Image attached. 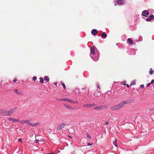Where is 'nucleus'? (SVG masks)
Returning a JSON list of instances; mask_svg holds the SVG:
<instances>
[{
  "instance_id": "obj_12",
  "label": "nucleus",
  "mask_w": 154,
  "mask_h": 154,
  "mask_svg": "<svg viewBox=\"0 0 154 154\" xmlns=\"http://www.w3.org/2000/svg\"><path fill=\"white\" fill-rule=\"evenodd\" d=\"M111 109L112 110H117L118 109H119L120 108L118 106V105H116L114 106H113L112 107Z\"/></svg>"
},
{
  "instance_id": "obj_31",
  "label": "nucleus",
  "mask_w": 154,
  "mask_h": 154,
  "mask_svg": "<svg viewBox=\"0 0 154 154\" xmlns=\"http://www.w3.org/2000/svg\"><path fill=\"white\" fill-rule=\"evenodd\" d=\"M105 124L106 125H108L109 124L108 122H105Z\"/></svg>"
},
{
  "instance_id": "obj_25",
  "label": "nucleus",
  "mask_w": 154,
  "mask_h": 154,
  "mask_svg": "<svg viewBox=\"0 0 154 154\" xmlns=\"http://www.w3.org/2000/svg\"><path fill=\"white\" fill-rule=\"evenodd\" d=\"M143 87H144V85H140V88H143Z\"/></svg>"
},
{
  "instance_id": "obj_40",
  "label": "nucleus",
  "mask_w": 154,
  "mask_h": 154,
  "mask_svg": "<svg viewBox=\"0 0 154 154\" xmlns=\"http://www.w3.org/2000/svg\"><path fill=\"white\" fill-rule=\"evenodd\" d=\"M63 124H62V125H63Z\"/></svg>"
},
{
  "instance_id": "obj_38",
  "label": "nucleus",
  "mask_w": 154,
  "mask_h": 154,
  "mask_svg": "<svg viewBox=\"0 0 154 154\" xmlns=\"http://www.w3.org/2000/svg\"><path fill=\"white\" fill-rule=\"evenodd\" d=\"M126 85V86L128 87V88H129V85H128V84H127Z\"/></svg>"
},
{
  "instance_id": "obj_15",
  "label": "nucleus",
  "mask_w": 154,
  "mask_h": 154,
  "mask_svg": "<svg viewBox=\"0 0 154 154\" xmlns=\"http://www.w3.org/2000/svg\"><path fill=\"white\" fill-rule=\"evenodd\" d=\"M44 80L47 82H48L49 81V78L48 76H45L44 77Z\"/></svg>"
},
{
  "instance_id": "obj_10",
  "label": "nucleus",
  "mask_w": 154,
  "mask_h": 154,
  "mask_svg": "<svg viewBox=\"0 0 154 154\" xmlns=\"http://www.w3.org/2000/svg\"><path fill=\"white\" fill-rule=\"evenodd\" d=\"M154 18V17L153 15H152L149 16L146 20L147 21H149L153 19Z\"/></svg>"
},
{
  "instance_id": "obj_42",
  "label": "nucleus",
  "mask_w": 154,
  "mask_h": 154,
  "mask_svg": "<svg viewBox=\"0 0 154 154\" xmlns=\"http://www.w3.org/2000/svg\"><path fill=\"white\" fill-rule=\"evenodd\" d=\"M123 85H125V84H124V83H123Z\"/></svg>"
},
{
  "instance_id": "obj_20",
  "label": "nucleus",
  "mask_w": 154,
  "mask_h": 154,
  "mask_svg": "<svg viewBox=\"0 0 154 154\" xmlns=\"http://www.w3.org/2000/svg\"><path fill=\"white\" fill-rule=\"evenodd\" d=\"M62 85H63V87L64 88V89H65V88H66V86H65V85L63 83H62Z\"/></svg>"
},
{
  "instance_id": "obj_7",
  "label": "nucleus",
  "mask_w": 154,
  "mask_h": 154,
  "mask_svg": "<svg viewBox=\"0 0 154 154\" xmlns=\"http://www.w3.org/2000/svg\"><path fill=\"white\" fill-rule=\"evenodd\" d=\"M98 31L97 29H93L92 30L91 33L93 35H96Z\"/></svg>"
},
{
  "instance_id": "obj_1",
  "label": "nucleus",
  "mask_w": 154,
  "mask_h": 154,
  "mask_svg": "<svg viewBox=\"0 0 154 154\" xmlns=\"http://www.w3.org/2000/svg\"><path fill=\"white\" fill-rule=\"evenodd\" d=\"M90 56L92 59L94 61L97 60L99 57V52L94 47H92L91 48Z\"/></svg>"
},
{
  "instance_id": "obj_41",
  "label": "nucleus",
  "mask_w": 154,
  "mask_h": 154,
  "mask_svg": "<svg viewBox=\"0 0 154 154\" xmlns=\"http://www.w3.org/2000/svg\"><path fill=\"white\" fill-rule=\"evenodd\" d=\"M123 85H125V84H124V83H123Z\"/></svg>"
},
{
  "instance_id": "obj_34",
  "label": "nucleus",
  "mask_w": 154,
  "mask_h": 154,
  "mask_svg": "<svg viewBox=\"0 0 154 154\" xmlns=\"http://www.w3.org/2000/svg\"><path fill=\"white\" fill-rule=\"evenodd\" d=\"M34 125H38V124H38V123H34Z\"/></svg>"
},
{
  "instance_id": "obj_27",
  "label": "nucleus",
  "mask_w": 154,
  "mask_h": 154,
  "mask_svg": "<svg viewBox=\"0 0 154 154\" xmlns=\"http://www.w3.org/2000/svg\"><path fill=\"white\" fill-rule=\"evenodd\" d=\"M19 95H22L23 94L22 93L18 92V93L17 94Z\"/></svg>"
},
{
  "instance_id": "obj_28",
  "label": "nucleus",
  "mask_w": 154,
  "mask_h": 154,
  "mask_svg": "<svg viewBox=\"0 0 154 154\" xmlns=\"http://www.w3.org/2000/svg\"><path fill=\"white\" fill-rule=\"evenodd\" d=\"M154 110V107L151 108L149 109V110H150V111H152V110Z\"/></svg>"
},
{
  "instance_id": "obj_11",
  "label": "nucleus",
  "mask_w": 154,
  "mask_h": 154,
  "mask_svg": "<svg viewBox=\"0 0 154 154\" xmlns=\"http://www.w3.org/2000/svg\"><path fill=\"white\" fill-rule=\"evenodd\" d=\"M117 2L118 3L119 5H122L125 3L124 0H118Z\"/></svg>"
},
{
  "instance_id": "obj_43",
  "label": "nucleus",
  "mask_w": 154,
  "mask_h": 154,
  "mask_svg": "<svg viewBox=\"0 0 154 154\" xmlns=\"http://www.w3.org/2000/svg\"><path fill=\"white\" fill-rule=\"evenodd\" d=\"M115 5L116 6V4H115Z\"/></svg>"
},
{
  "instance_id": "obj_4",
  "label": "nucleus",
  "mask_w": 154,
  "mask_h": 154,
  "mask_svg": "<svg viewBox=\"0 0 154 154\" xmlns=\"http://www.w3.org/2000/svg\"><path fill=\"white\" fill-rule=\"evenodd\" d=\"M0 114L1 115L3 116H8L10 115L8 111H1Z\"/></svg>"
},
{
  "instance_id": "obj_22",
  "label": "nucleus",
  "mask_w": 154,
  "mask_h": 154,
  "mask_svg": "<svg viewBox=\"0 0 154 154\" xmlns=\"http://www.w3.org/2000/svg\"><path fill=\"white\" fill-rule=\"evenodd\" d=\"M87 137L88 138H91V137L90 136V135L89 134H87Z\"/></svg>"
},
{
  "instance_id": "obj_9",
  "label": "nucleus",
  "mask_w": 154,
  "mask_h": 154,
  "mask_svg": "<svg viewBox=\"0 0 154 154\" xmlns=\"http://www.w3.org/2000/svg\"><path fill=\"white\" fill-rule=\"evenodd\" d=\"M64 101H66L70 103H73L76 102V101H73L69 99V98H64Z\"/></svg>"
},
{
  "instance_id": "obj_18",
  "label": "nucleus",
  "mask_w": 154,
  "mask_h": 154,
  "mask_svg": "<svg viewBox=\"0 0 154 154\" xmlns=\"http://www.w3.org/2000/svg\"><path fill=\"white\" fill-rule=\"evenodd\" d=\"M116 140L115 141H114L113 142V144L116 146L117 147V146L116 144Z\"/></svg>"
},
{
  "instance_id": "obj_21",
  "label": "nucleus",
  "mask_w": 154,
  "mask_h": 154,
  "mask_svg": "<svg viewBox=\"0 0 154 154\" xmlns=\"http://www.w3.org/2000/svg\"><path fill=\"white\" fill-rule=\"evenodd\" d=\"M37 79V78L36 77H34L33 78V80L34 81H35V80L36 79Z\"/></svg>"
},
{
  "instance_id": "obj_30",
  "label": "nucleus",
  "mask_w": 154,
  "mask_h": 154,
  "mask_svg": "<svg viewBox=\"0 0 154 154\" xmlns=\"http://www.w3.org/2000/svg\"><path fill=\"white\" fill-rule=\"evenodd\" d=\"M35 142L36 143H38V140H35Z\"/></svg>"
},
{
  "instance_id": "obj_26",
  "label": "nucleus",
  "mask_w": 154,
  "mask_h": 154,
  "mask_svg": "<svg viewBox=\"0 0 154 154\" xmlns=\"http://www.w3.org/2000/svg\"><path fill=\"white\" fill-rule=\"evenodd\" d=\"M153 83H154V80H152L151 81V82L150 83H151V84H153Z\"/></svg>"
},
{
  "instance_id": "obj_36",
  "label": "nucleus",
  "mask_w": 154,
  "mask_h": 154,
  "mask_svg": "<svg viewBox=\"0 0 154 154\" xmlns=\"http://www.w3.org/2000/svg\"><path fill=\"white\" fill-rule=\"evenodd\" d=\"M17 81V80H16V79H14V80H13V82H16V81Z\"/></svg>"
},
{
  "instance_id": "obj_29",
  "label": "nucleus",
  "mask_w": 154,
  "mask_h": 154,
  "mask_svg": "<svg viewBox=\"0 0 154 154\" xmlns=\"http://www.w3.org/2000/svg\"><path fill=\"white\" fill-rule=\"evenodd\" d=\"M150 84H151L150 83H149L147 85V87H149L150 85Z\"/></svg>"
},
{
  "instance_id": "obj_5",
  "label": "nucleus",
  "mask_w": 154,
  "mask_h": 154,
  "mask_svg": "<svg viewBox=\"0 0 154 154\" xmlns=\"http://www.w3.org/2000/svg\"><path fill=\"white\" fill-rule=\"evenodd\" d=\"M17 109V107H14L8 111L9 115H11Z\"/></svg>"
},
{
  "instance_id": "obj_8",
  "label": "nucleus",
  "mask_w": 154,
  "mask_h": 154,
  "mask_svg": "<svg viewBox=\"0 0 154 154\" xmlns=\"http://www.w3.org/2000/svg\"><path fill=\"white\" fill-rule=\"evenodd\" d=\"M142 14L143 16L147 17L149 13L147 11L145 10L143 12Z\"/></svg>"
},
{
  "instance_id": "obj_32",
  "label": "nucleus",
  "mask_w": 154,
  "mask_h": 154,
  "mask_svg": "<svg viewBox=\"0 0 154 154\" xmlns=\"http://www.w3.org/2000/svg\"><path fill=\"white\" fill-rule=\"evenodd\" d=\"M18 141H21V142L22 141V139H21V138L19 139V140H18Z\"/></svg>"
},
{
  "instance_id": "obj_24",
  "label": "nucleus",
  "mask_w": 154,
  "mask_h": 154,
  "mask_svg": "<svg viewBox=\"0 0 154 154\" xmlns=\"http://www.w3.org/2000/svg\"><path fill=\"white\" fill-rule=\"evenodd\" d=\"M92 143H87V145L88 146H91V145H92Z\"/></svg>"
},
{
  "instance_id": "obj_13",
  "label": "nucleus",
  "mask_w": 154,
  "mask_h": 154,
  "mask_svg": "<svg viewBox=\"0 0 154 154\" xmlns=\"http://www.w3.org/2000/svg\"><path fill=\"white\" fill-rule=\"evenodd\" d=\"M127 42L130 45H132L133 43V42L130 38H128L127 39Z\"/></svg>"
},
{
  "instance_id": "obj_35",
  "label": "nucleus",
  "mask_w": 154,
  "mask_h": 154,
  "mask_svg": "<svg viewBox=\"0 0 154 154\" xmlns=\"http://www.w3.org/2000/svg\"><path fill=\"white\" fill-rule=\"evenodd\" d=\"M95 109H99V107H96L95 108Z\"/></svg>"
},
{
  "instance_id": "obj_39",
  "label": "nucleus",
  "mask_w": 154,
  "mask_h": 154,
  "mask_svg": "<svg viewBox=\"0 0 154 154\" xmlns=\"http://www.w3.org/2000/svg\"><path fill=\"white\" fill-rule=\"evenodd\" d=\"M135 83H134L133 84V85H135Z\"/></svg>"
},
{
  "instance_id": "obj_23",
  "label": "nucleus",
  "mask_w": 154,
  "mask_h": 154,
  "mask_svg": "<svg viewBox=\"0 0 154 154\" xmlns=\"http://www.w3.org/2000/svg\"><path fill=\"white\" fill-rule=\"evenodd\" d=\"M153 71L150 70L149 72V73L151 75L153 74Z\"/></svg>"
},
{
  "instance_id": "obj_33",
  "label": "nucleus",
  "mask_w": 154,
  "mask_h": 154,
  "mask_svg": "<svg viewBox=\"0 0 154 154\" xmlns=\"http://www.w3.org/2000/svg\"><path fill=\"white\" fill-rule=\"evenodd\" d=\"M64 98H61L60 99V100L62 101V100H64Z\"/></svg>"
},
{
  "instance_id": "obj_6",
  "label": "nucleus",
  "mask_w": 154,
  "mask_h": 154,
  "mask_svg": "<svg viewBox=\"0 0 154 154\" xmlns=\"http://www.w3.org/2000/svg\"><path fill=\"white\" fill-rule=\"evenodd\" d=\"M94 106V104H86L84 105V107H85L88 108L90 107H93Z\"/></svg>"
},
{
  "instance_id": "obj_19",
  "label": "nucleus",
  "mask_w": 154,
  "mask_h": 154,
  "mask_svg": "<svg viewBox=\"0 0 154 154\" xmlns=\"http://www.w3.org/2000/svg\"><path fill=\"white\" fill-rule=\"evenodd\" d=\"M14 91L17 94L19 92L18 91L17 89H15L14 90Z\"/></svg>"
},
{
  "instance_id": "obj_3",
  "label": "nucleus",
  "mask_w": 154,
  "mask_h": 154,
  "mask_svg": "<svg viewBox=\"0 0 154 154\" xmlns=\"http://www.w3.org/2000/svg\"><path fill=\"white\" fill-rule=\"evenodd\" d=\"M129 101L128 100H125L122 101L119 104L118 106L120 109L123 107L125 104L128 103Z\"/></svg>"
},
{
  "instance_id": "obj_37",
  "label": "nucleus",
  "mask_w": 154,
  "mask_h": 154,
  "mask_svg": "<svg viewBox=\"0 0 154 154\" xmlns=\"http://www.w3.org/2000/svg\"><path fill=\"white\" fill-rule=\"evenodd\" d=\"M54 154V153H46V154Z\"/></svg>"
},
{
  "instance_id": "obj_14",
  "label": "nucleus",
  "mask_w": 154,
  "mask_h": 154,
  "mask_svg": "<svg viewBox=\"0 0 154 154\" xmlns=\"http://www.w3.org/2000/svg\"><path fill=\"white\" fill-rule=\"evenodd\" d=\"M63 128V126H57V130L58 131H60V129Z\"/></svg>"
},
{
  "instance_id": "obj_16",
  "label": "nucleus",
  "mask_w": 154,
  "mask_h": 154,
  "mask_svg": "<svg viewBox=\"0 0 154 154\" xmlns=\"http://www.w3.org/2000/svg\"><path fill=\"white\" fill-rule=\"evenodd\" d=\"M101 36L102 37H103L104 38H106L107 37V35L105 34V33L104 32H103L102 33Z\"/></svg>"
},
{
  "instance_id": "obj_2",
  "label": "nucleus",
  "mask_w": 154,
  "mask_h": 154,
  "mask_svg": "<svg viewBox=\"0 0 154 154\" xmlns=\"http://www.w3.org/2000/svg\"><path fill=\"white\" fill-rule=\"evenodd\" d=\"M8 119L9 121L14 122H19L21 124H26L30 125H32V121L30 120H22L21 121H19V120L17 119L11 117L9 118Z\"/></svg>"
},
{
  "instance_id": "obj_17",
  "label": "nucleus",
  "mask_w": 154,
  "mask_h": 154,
  "mask_svg": "<svg viewBox=\"0 0 154 154\" xmlns=\"http://www.w3.org/2000/svg\"><path fill=\"white\" fill-rule=\"evenodd\" d=\"M40 82L42 83H43L44 82V80L43 79L42 77H40Z\"/></svg>"
}]
</instances>
